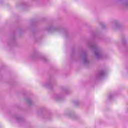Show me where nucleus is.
Instances as JSON below:
<instances>
[{
    "label": "nucleus",
    "instance_id": "nucleus-1",
    "mask_svg": "<svg viewBox=\"0 0 128 128\" xmlns=\"http://www.w3.org/2000/svg\"><path fill=\"white\" fill-rule=\"evenodd\" d=\"M80 58L83 59V64L84 66H86L90 64V60H88V53L86 52H84L80 55Z\"/></svg>",
    "mask_w": 128,
    "mask_h": 128
},
{
    "label": "nucleus",
    "instance_id": "nucleus-2",
    "mask_svg": "<svg viewBox=\"0 0 128 128\" xmlns=\"http://www.w3.org/2000/svg\"><path fill=\"white\" fill-rule=\"evenodd\" d=\"M87 44L90 48H92V50H94L95 56H96V46L92 44V43L90 42H88Z\"/></svg>",
    "mask_w": 128,
    "mask_h": 128
},
{
    "label": "nucleus",
    "instance_id": "nucleus-3",
    "mask_svg": "<svg viewBox=\"0 0 128 128\" xmlns=\"http://www.w3.org/2000/svg\"><path fill=\"white\" fill-rule=\"evenodd\" d=\"M106 72L104 70H101L98 72V75L97 76V80L98 78H102L106 76Z\"/></svg>",
    "mask_w": 128,
    "mask_h": 128
},
{
    "label": "nucleus",
    "instance_id": "nucleus-4",
    "mask_svg": "<svg viewBox=\"0 0 128 128\" xmlns=\"http://www.w3.org/2000/svg\"><path fill=\"white\" fill-rule=\"evenodd\" d=\"M103 56L100 50L97 48L96 50V59L97 60H102V58Z\"/></svg>",
    "mask_w": 128,
    "mask_h": 128
},
{
    "label": "nucleus",
    "instance_id": "nucleus-5",
    "mask_svg": "<svg viewBox=\"0 0 128 128\" xmlns=\"http://www.w3.org/2000/svg\"><path fill=\"white\" fill-rule=\"evenodd\" d=\"M60 28H54V27H49L46 28L48 32H54L56 30H58Z\"/></svg>",
    "mask_w": 128,
    "mask_h": 128
},
{
    "label": "nucleus",
    "instance_id": "nucleus-6",
    "mask_svg": "<svg viewBox=\"0 0 128 128\" xmlns=\"http://www.w3.org/2000/svg\"><path fill=\"white\" fill-rule=\"evenodd\" d=\"M112 26L114 28H118L120 26V24H118V23L114 22L112 23Z\"/></svg>",
    "mask_w": 128,
    "mask_h": 128
},
{
    "label": "nucleus",
    "instance_id": "nucleus-7",
    "mask_svg": "<svg viewBox=\"0 0 128 128\" xmlns=\"http://www.w3.org/2000/svg\"><path fill=\"white\" fill-rule=\"evenodd\" d=\"M15 120L18 122H22V120H24L22 118H20L18 116H15Z\"/></svg>",
    "mask_w": 128,
    "mask_h": 128
},
{
    "label": "nucleus",
    "instance_id": "nucleus-8",
    "mask_svg": "<svg viewBox=\"0 0 128 128\" xmlns=\"http://www.w3.org/2000/svg\"><path fill=\"white\" fill-rule=\"evenodd\" d=\"M36 56H38V52H34L33 54H32L31 56H30V58H36Z\"/></svg>",
    "mask_w": 128,
    "mask_h": 128
},
{
    "label": "nucleus",
    "instance_id": "nucleus-9",
    "mask_svg": "<svg viewBox=\"0 0 128 128\" xmlns=\"http://www.w3.org/2000/svg\"><path fill=\"white\" fill-rule=\"evenodd\" d=\"M60 96H58V95H56L54 96V100H60Z\"/></svg>",
    "mask_w": 128,
    "mask_h": 128
},
{
    "label": "nucleus",
    "instance_id": "nucleus-10",
    "mask_svg": "<svg viewBox=\"0 0 128 128\" xmlns=\"http://www.w3.org/2000/svg\"><path fill=\"white\" fill-rule=\"evenodd\" d=\"M27 102L29 104H32V100L28 98V99H27Z\"/></svg>",
    "mask_w": 128,
    "mask_h": 128
},
{
    "label": "nucleus",
    "instance_id": "nucleus-11",
    "mask_svg": "<svg viewBox=\"0 0 128 128\" xmlns=\"http://www.w3.org/2000/svg\"><path fill=\"white\" fill-rule=\"evenodd\" d=\"M46 86H48V88H51V84L50 82H48L46 84Z\"/></svg>",
    "mask_w": 128,
    "mask_h": 128
},
{
    "label": "nucleus",
    "instance_id": "nucleus-12",
    "mask_svg": "<svg viewBox=\"0 0 128 128\" xmlns=\"http://www.w3.org/2000/svg\"><path fill=\"white\" fill-rule=\"evenodd\" d=\"M78 104H80V102H78V101H76V102H74V104H75L76 106H78Z\"/></svg>",
    "mask_w": 128,
    "mask_h": 128
},
{
    "label": "nucleus",
    "instance_id": "nucleus-13",
    "mask_svg": "<svg viewBox=\"0 0 128 128\" xmlns=\"http://www.w3.org/2000/svg\"><path fill=\"white\" fill-rule=\"evenodd\" d=\"M42 59L43 60L44 62H46L48 60V59L46 58H42Z\"/></svg>",
    "mask_w": 128,
    "mask_h": 128
},
{
    "label": "nucleus",
    "instance_id": "nucleus-14",
    "mask_svg": "<svg viewBox=\"0 0 128 128\" xmlns=\"http://www.w3.org/2000/svg\"><path fill=\"white\" fill-rule=\"evenodd\" d=\"M100 26H102V28H104V23H101Z\"/></svg>",
    "mask_w": 128,
    "mask_h": 128
},
{
    "label": "nucleus",
    "instance_id": "nucleus-15",
    "mask_svg": "<svg viewBox=\"0 0 128 128\" xmlns=\"http://www.w3.org/2000/svg\"><path fill=\"white\" fill-rule=\"evenodd\" d=\"M112 94L109 95L108 96L109 98H112Z\"/></svg>",
    "mask_w": 128,
    "mask_h": 128
},
{
    "label": "nucleus",
    "instance_id": "nucleus-16",
    "mask_svg": "<svg viewBox=\"0 0 128 128\" xmlns=\"http://www.w3.org/2000/svg\"><path fill=\"white\" fill-rule=\"evenodd\" d=\"M65 92H66V94H68V90H65Z\"/></svg>",
    "mask_w": 128,
    "mask_h": 128
},
{
    "label": "nucleus",
    "instance_id": "nucleus-17",
    "mask_svg": "<svg viewBox=\"0 0 128 128\" xmlns=\"http://www.w3.org/2000/svg\"><path fill=\"white\" fill-rule=\"evenodd\" d=\"M125 4H128V2H126Z\"/></svg>",
    "mask_w": 128,
    "mask_h": 128
},
{
    "label": "nucleus",
    "instance_id": "nucleus-18",
    "mask_svg": "<svg viewBox=\"0 0 128 128\" xmlns=\"http://www.w3.org/2000/svg\"><path fill=\"white\" fill-rule=\"evenodd\" d=\"M26 4V3H24V4Z\"/></svg>",
    "mask_w": 128,
    "mask_h": 128
},
{
    "label": "nucleus",
    "instance_id": "nucleus-19",
    "mask_svg": "<svg viewBox=\"0 0 128 128\" xmlns=\"http://www.w3.org/2000/svg\"><path fill=\"white\" fill-rule=\"evenodd\" d=\"M66 34L65 33V36H66Z\"/></svg>",
    "mask_w": 128,
    "mask_h": 128
}]
</instances>
